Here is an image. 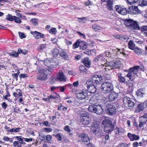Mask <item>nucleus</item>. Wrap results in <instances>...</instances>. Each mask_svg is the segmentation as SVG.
I'll return each instance as SVG.
<instances>
[{
  "mask_svg": "<svg viewBox=\"0 0 147 147\" xmlns=\"http://www.w3.org/2000/svg\"><path fill=\"white\" fill-rule=\"evenodd\" d=\"M100 127L96 121H94L91 127V129L95 135L98 134L100 130Z\"/></svg>",
  "mask_w": 147,
  "mask_h": 147,
  "instance_id": "nucleus-10",
  "label": "nucleus"
},
{
  "mask_svg": "<svg viewBox=\"0 0 147 147\" xmlns=\"http://www.w3.org/2000/svg\"><path fill=\"white\" fill-rule=\"evenodd\" d=\"M82 62L86 67L88 68L90 67L91 61L88 58H84L82 60Z\"/></svg>",
  "mask_w": 147,
  "mask_h": 147,
  "instance_id": "nucleus-23",
  "label": "nucleus"
},
{
  "mask_svg": "<svg viewBox=\"0 0 147 147\" xmlns=\"http://www.w3.org/2000/svg\"><path fill=\"white\" fill-rule=\"evenodd\" d=\"M40 73L37 76V79L41 81L46 80L47 78V75L45 74V70Z\"/></svg>",
  "mask_w": 147,
  "mask_h": 147,
  "instance_id": "nucleus-20",
  "label": "nucleus"
},
{
  "mask_svg": "<svg viewBox=\"0 0 147 147\" xmlns=\"http://www.w3.org/2000/svg\"><path fill=\"white\" fill-rule=\"evenodd\" d=\"M112 125L111 121L109 120L104 121L102 123V125L104 127H108Z\"/></svg>",
  "mask_w": 147,
  "mask_h": 147,
  "instance_id": "nucleus-32",
  "label": "nucleus"
},
{
  "mask_svg": "<svg viewBox=\"0 0 147 147\" xmlns=\"http://www.w3.org/2000/svg\"><path fill=\"white\" fill-rule=\"evenodd\" d=\"M18 51L19 54L22 53L24 55L27 54L28 53V51L26 50L25 49L22 50L20 48L18 49Z\"/></svg>",
  "mask_w": 147,
  "mask_h": 147,
  "instance_id": "nucleus-42",
  "label": "nucleus"
},
{
  "mask_svg": "<svg viewBox=\"0 0 147 147\" xmlns=\"http://www.w3.org/2000/svg\"><path fill=\"white\" fill-rule=\"evenodd\" d=\"M100 88L103 93H109L113 90L114 88L112 83L106 82L102 84Z\"/></svg>",
  "mask_w": 147,
  "mask_h": 147,
  "instance_id": "nucleus-2",
  "label": "nucleus"
},
{
  "mask_svg": "<svg viewBox=\"0 0 147 147\" xmlns=\"http://www.w3.org/2000/svg\"><path fill=\"white\" fill-rule=\"evenodd\" d=\"M140 89L137 91L136 92V95L140 97H143L145 93L141 92Z\"/></svg>",
  "mask_w": 147,
  "mask_h": 147,
  "instance_id": "nucleus-40",
  "label": "nucleus"
},
{
  "mask_svg": "<svg viewBox=\"0 0 147 147\" xmlns=\"http://www.w3.org/2000/svg\"><path fill=\"white\" fill-rule=\"evenodd\" d=\"M116 37L117 39L122 40H127L129 39V38L126 36L121 34L117 35L116 36Z\"/></svg>",
  "mask_w": 147,
  "mask_h": 147,
  "instance_id": "nucleus-28",
  "label": "nucleus"
},
{
  "mask_svg": "<svg viewBox=\"0 0 147 147\" xmlns=\"http://www.w3.org/2000/svg\"><path fill=\"white\" fill-rule=\"evenodd\" d=\"M50 101L51 99H55L56 98H60L59 94L57 93H55L53 94H51L49 96Z\"/></svg>",
  "mask_w": 147,
  "mask_h": 147,
  "instance_id": "nucleus-36",
  "label": "nucleus"
},
{
  "mask_svg": "<svg viewBox=\"0 0 147 147\" xmlns=\"http://www.w3.org/2000/svg\"><path fill=\"white\" fill-rule=\"evenodd\" d=\"M80 118L81 122L84 125L89 124L90 122V119L89 117V115L87 113L81 114Z\"/></svg>",
  "mask_w": 147,
  "mask_h": 147,
  "instance_id": "nucleus-6",
  "label": "nucleus"
},
{
  "mask_svg": "<svg viewBox=\"0 0 147 147\" xmlns=\"http://www.w3.org/2000/svg\"><path fill=\"white\" fill-rule=\"evenodd\" d=\"M45 65L49 67L48 70L51 72L52 69L56 67L58 65V63L55 59L52 58H49L44 62Z\"/></svg>",
  "mask_w": 147,
  "mask_h": 147,
  "instance_id": "nucleus-3",
  "label": "nucleus"
},
{
  "mask_svg": "<svg viewBox=\"0 0 147 147\" xmlns=\"http://www.w3.org/2000/svg\"><path fill=\"white\" fill-rule=\"evenodd\" d=\"M146 106L145 103H142L139 104L136 110V112L137 113L143 111L146 108Z\"/></svg>",
  "mask_w": 147,
  "mask_h": 147,
  "instance_id": "nucleus-18",
  "label": "nucleus"
},
{
  "mask_svg": "<svg viewBox=\"0 0 147 147\" xmlns=\"http://www.w3.org/2000/svg\"><path fill=\"white\" fill-rule=\"evenodd\" d=\"M18 52H12L11 53H9V55L10 56H12L14 57H16L18 56Z\"/></svg>",
  "mask_w": 147,
  "mask_h": 147,
  "instance_id": "nucleus-48",
  "label": "nucleus"
},
{
  "mask_svg": "<svg viewBox=\"0 0 147 147\" xmlns=\"http://www.w3.org/2000/svg\"><path fill=\"white\" fill-rule=\"evenodd\" d=\"M121 73H119L118 74V79L120 82L122 83H124L125 82V78L121 76Z\"/></svg>",
  "mask_w": 147,
  "mask_h": 147,
  "instance_id": "nucleus-41",
  "label": "nucleus"
},
{
  "mask_svg": "<svg viewBox=\"0 0 147 147\" xmlns=\"http://www.w3.org/2000/svg\"><path fill=\"white\" fill-rule=\"evenodd\" d=\"M100 100L98 98V96L95 95L92 96L89 100V102L92 105H99Z\"/></svg>",
  "mask_w": 147,
  "mask_h": 147,
  "instance_id": "nucleus-15",
  "label": "nucleus"
},
{
  "mask_svg": "<svg viewBox=\"0 0 147 147\" xmlns=\"http://www.w3.org/2000/svg\"><path fill=\"white\" fill-rule=\"evenodd\" d=\"M76 32L79 35L80 37H82L84 38H86L84 34H83L80 32L78 31H76Z\"/></svg>",
  "mask_w": 147,
  "mask_h": 147,
  "instance_id": "nucleus-61",
  "label": "nucleus"
},
{
  "mask_svg": "<svg viewBox=\"0 0 147 147\" xmlns=\"http://www.w3.org/2000/svg\"><path fill=\"white\" fill-rule=\"evenodd\" d=\"M118 94L116 92H113L111 93L109 96V99L110 101H113L117 98Z\"/></svg>",
  "mask_w": 147,
  "mask_h": 147,
  "instance_id": "nucleus-25",
  "label": "nucleus"
},
{
  "mask_svg": "<svg viewBox=\"0 0 147 147\" xmlns=\"http://www.w3.org/2000/svg\"><path fill=\"white\" fill-rule=\"evenodd\" d=\"M38 20L36 19H33L30 20L31 22L34 26H37L38 25Z\"/></svg>",
  "mask_w": 147,
  "mask_h": 147,
  "instance_id": "nucleus-46",
  "label": "nucleus"
},
{
  "mask_svg": "<svg viewBox=\"0 0 147 147\" xmlns=\"http://www.w3.org/2000/svg\"><path fill=\"white\" fill-rule=\"evenodd\" d=\"M52 137L50 135H47L46 137V140L49 142H50L52 139Z\"/></svg>",
  "mask_w": 147,
  "mask_h": 147,
  "instance_id": "nucleus-58",
  "label": "nucleus"
},
{
  "mask_svg": "<svg viewBox=\"0 0 147 147\" xmlns=\"http://www.w3.org/2000/svg\"><path fill=\"white\" fill-rule=\"evenodd\" d=\"M123 100L125 105H127L131 107H133L134 106V100L132 98L126 96L123 98Z\"/></svg>",
  "mask_w": 147,
  "mask_h": 147,
  "instance_id": "nucleus-8",
  "label": "nucleus"
},
{
  "mask_svg": "<svg viewBox=\"0 0 147 147\" xmlns=\"http://www.w3.org/2000/svg\"><path fill=\"white\" fill-rule=\"evenodd\" d=\"M114 126L113 124H112L108 127H104V131L106 132H110L113 131L114 128Z\"/></svg>",
  "mask_w": 147,
  "mask_h": 147,
  "instance_id": "nucleus-33",
  "label": "nucleus"
},
{
  "mask_svg": "<svg viewBox=\"0 0 147 147\" xmlns=\"http://www.w3.org/2000/svg\"><path fill=\"white\" fill-rule=\"evenodd\" d=\"M59 50L57 49H54L51 50V53L54 57H55L59 54Z\"/></svg>",
  "mask_w": 147,
  "mask_h": 147,
  "instance_id": "nucleus-31",
  "label": "nucleus"
},
{
  "mask_svg": "<svg viewBox=\"0 0 147 147\" xmlns=\"http://www.w3.org/2000/svg\"><path fill=\"white\" fill-rule=\"evenodd\" d=\"M30 33L36 39L44 38L45 36L44 34L37 31H31Z\"/></svg>",
  "mask_w": 147,
  "mask_h": 147,
  "instance_id": "nucleus-19",
  "label": "nucleus"
},
{
  "mask_svg": "<svg viewBox=\"0 0 147 147\" xmlns=\"http://www.w3.org/2000/svg\"><path fill=\"white\" fill-rule=\"evenodd\" d=\"M56 32V28H52L49 31V32L52 34L55 33Z\"/></svg>",
  "mask_w": 147,
  "mask_h": 147,
  "instance_id": "nucleus-60",
  "label": "nucleus"
},
{
  "mask_svg": "<svg viewBox=\"0 0 147 147\" xmlns=\"http://www.w3.org/2000/svg\"><path fill=\"white\" fill-rule=\"evenodd\" d=\"M60 56L61 57L65 58L67 57V53L65 52H63L60 53Z\"/></svg>",
  "mask_w": 147,
  "mask_h": 147,
  "instance_id": "nucleus-56",
  "label": "nucleus"
},
{
  "mask_svg": "<svg viewBox=\"0 0 147 147\" xmlns=\"http://www.w3.org/2000/svg\"><path fill=\"white\" fill-rule=\"evenodd\" d=\"M78 21L81 23H84L86 21V18H78Z\"/></svg>",
  "mask_w": 147,
  "mask_h": 147,
  "instance_id": "nucleus-51",
  "label": "nucleus"
},
{
  "mask_svg": "<svg viewBox=\"0 0 147 147\" xmlns=\"http://www.w3.org/2000/svg\"><path fill=\"white\" fill-rule=\"evenodd\" d=\"M114 0H108L107 1L106 6L107 9L109 10L112 11L113 9V4Z\"/></svg>",
  "mask_w": 147,
  "mask_h": 147,
  "instance_id": "nucleus-24",
  "label": "nucleus"
},
{
  "mask_svg": "<svg viewBox=\"0 0 147 147\" xmlns=\"http://www.w3.org/2000/svg\"><path fill=\"white\" fill-rule=\"evenodd\" d=\"M61 135V133H58L56 135L55 137L58 141H61L62 139Z\"/></svg>",
  "mask_w": 147,
  "mask_h": 147,
  "instance_id": "nucleus-55",
  "label": "nucleus"
},
{
  "mask_svg": "<svg viewBox=\"0 0 147 147\" xmlns=\"http://www.w3.org/2000/svg\"><path fill=\"white\" fill-rule=\"evenodd\" d=\"M127 136L131 141L137 140L140 139V137L138 135L132 134L130 133H128Z\"/></svg>",
  "mask_w": 147,
  "mask_h": 147,
  "instance_id": "nucleus-22",
  "label": "nucleus"
},
{
  "mask_svg": "<svg viewBox=\"0 0 147 147\" xmlns=\"http://www.w3.org/2000/svg\"><path fill=\"white\" fill-rule=\"evenodd\" d=\"M18 34L20 38L23 39L26 38V36L24 33L20 32H19Z\"/></svg>",
  "mask_w": 147,
  "mask_h": 147,
  "instance_id": "nucleus-54",
  "label": "nucleus"
},
{
  "mask_svg": "<svg viewBox=\"0 0 147 147\" xmlns=\"http://www.w3.org/2000/svg\"><path fill=\"white\" fill-rule=\"evenodd\" d=\"M138 0H127V3L130 5L133 3H135Z\"/></svg>",
  "mask_w": 147,
  "mask_h": 147,
  "instance_id": "nucleus-52",
  "label": "nucleus"
},
{
  "mask_svg": "<svg viewBox=\"0 0 147 147\" xmlns=\"http://www.w3.org/2000/svg\"><path fill=\"white\" fill-rule=\"evenodd\" d=\"M147 5V0H140L139 5L141 7L146 6Z\"/></svg>",
  "mask_w": 147,
  "mask_h": 147,
  "instance_id": "nucleus-38",
  "label": "nucleus"
},
{
  "mask_svg": "<svg viewBox=\"0 0 147 147\" xmlns=\"http://www.w3.org/2000/svg\"><path fill=\"white\" fill-rule=\"evenodd\" d=\"M139 121H141L145 123L147 121V119L144 118L142 117H139Z\"/></svg>",
  "mask_w": 147,
  "mask_h": 147,
  "instance_id": "nucleus-53",
  "label": "nucleus"
},
{
  "mask_svg": "<svg viewBox=\"0 0 147 147\" xmlns=\"http://www.w3.org/2000/svg\"><path fill=\"white\" fill-rule=\"evenodd\" d=\"M14 20L15 22L17 24H20L22 22L20 19L19 18L14 16Z\"/></svg>",
  "mask_w": 147,
  "mask_h": 147,
  "instance_id": "nucleus-43",
  "label": "nucleus"
},
{
  "mask_svg": "<svg viewBox=\"0 0 147 147\" xmlns=\"http://www.w3.org/2000/svg\"><path fill=\"white\" fill-rule=\"evenodd\" d=\"M56 77L58 81L61 82H65L66 81V78L61 71H59L57 74Z\"/></svg>",
  "mask_w": 147,
  "mask_h": 147,
  "instance_id": "nucleus-21",
  "label": "nucleus"
},
{
  "mask_svg": "<svg viewBox=\"0 0 147 147\" xmlns=\"http://www.w3.org/2000/svg\"><path fill=\"white\" fill-rule=\"evenodd\" d=\"M80 69L81 71H86V67L85 66L83 65L81 66L80 67Z\"/></svg>",
  "mask_w": 147,
  "mask_h": 147,
  "instance_id": "nucleus-64",
  "label": "nucleus"
},
{
  "mask_svg": "<svg viewBox=\"0 0 147 147\" xmlns=\"http://www.w3.org/2000/svg\"><path fill=\"white\" fill-rule=\"evenodd\" d=\"M14 16H12L10 14H8L6 16V19L8 21H12L14 20Z\"/></svg>",
  "mask_w": 147,
  "mask_h": 147,
  "instance_id": "nucleus-39",
  "label": "nucleus"
},
{
  "mask_svg": "<svg viewBox=\"0 0 147 147\" xmlns=\"http://www.w3.org/2000/svg\"><path fill=\"white\" fill-rule=\"evenodd\" d=\"M128 45L129 48L133 50L136 47H135V45L134 44L133 42L131 40L129 41L128 43Z\"/></svg>",
  "mask_w": 147,
  "mask_h": 147,
  "instance_id": "nucleus-35",
  "label": "nucleus"
},
{
  "mask_svg": "<svg viewBox=\"0 0 147 147\" xmlns=\"http://www.w3.org/2000/svg\"><path fill=\"white\" fill-rule=\"evenodd\" d=\"M120 61H113L109 63L107 66V68L110 70L112 69H114L118 67L120 64Z\"/></svg>",
  "mask_w": 147,
  "mask_h": 147,
  "instance_id": "nucleus-9",
  "label": "nucleus"
},
{
  "mask_svg": "<svg viewBox=\"0 0 147 147\" xmlns=\"http://www.w3.org/2000/svg\"><path fill=\"white\" fill-rule=\"evenodd\" d=\"M115 8L116 11L119 14L124 15H126L127 13L128 10L127 11L125 8L120 7L118 5H116Z\"/></svg>",
  "mask_w": 147,
  "mask_h": 147,
  "instance_id": "nucleus-17",
  "label": "nucleus"
},
{
  "mask_svg": "<svg viewBox=\"0 0 147 147\" xmlns=\"http://www.w3.org/2000/svg\"><path fill=\"white\" fill-rule=\"evenodd\" d=\"M133 50L134 53L138 55H140L142 54V50L138 47H136Z\"/></svg>",
  "mask_w": 147,
  "mask_h": 147,
  "instance_id": "nucleus-30",
  "label": "nucleus"
},
{
  "mask_svg": "<svg viewBox=\"0 0 147 147\" xmlns=\"http://www.w3.org/2000/svg\"><path fill=\"white\" fill-rule=\"evenodd\" d=\"M15 138L17 139L18 141V142L19 144H24L25 145L26 144V143L23 142V139H24V137H22L21 136H17L15 137Z\"/></svg>",
  "mask_w": 147,
  "mask_h": 147,
  "instance_id": "nucleus-34",
  "label": "nucleus"
},
{
  "mask_svg": "<svg viewBox=\"0 0 147 147\" xmlns=\"http://www.w3.org/2000/svg\"><path fill=\"white\" fill-rule=\"evenodd\" d=\"M28 76L26 74H21L19 76V78L20 79L22 78H27Z\"/></svg>",
  "mask_w": 147,
  "mask_h": 147,
  "instance_id": "nucleus-57",
  "label": "nucleus"
},
{
  "mask_svg": "<svg viewBox=\"0 0 147 147\" xmlns=\"http://www.w3.org/2000/svg\"><path fill=\"white\" fill-rule=\"evenodd\" d=\"M105 109L107 114L110 115H114L116 112L115 107L112 105H108Z\"/></svg>",
  "mask_w": 147,
  "mask_h": 147,
  "instance_id": "nucleus-11",
  "label": "nucleus"
},
{
  "mask_svg": "<svg viewBox=\"0 0 147 147\" xmlns=\"http://www.w3.org/2000/svg\"><path fill=\"white\" fill-rule=\"evenodd\" d=\"M75 95L78 99L80 100L85 99L87 96V92L85 90H79L75 93Z\"/></svg>",
  "mask_w": 147,
  "mask_h": 147,
  "instance_id": "nucleus-7",
  "label": "nucleus"
},
{
  "mask_svg": "<svg viewBox=\"0 0 147 147\" xmlns=\"http://www.w3.org/2000/svg\"><path fill=\"white\" fill-rule=\"evenodd\" d=\"M92 28L94 31L95 32H99L102 30V28L98 25L94 24L92 26Z\"/></svg>",
  "mask_w": 147,
  "mask_h": 147,
  "instance_id": "nucleus-27",
  "label": "nucleus"
},
{
  "mask_svg": "<svg viewBox=\"0 0 147 147\" xmlns=\"http://www.w3.org/2000/svg\"><path fill=\"white\" fill-rule=\"evenodd\" d=\"M105 60L103 55L102 54H101L95 57L94 61L96 62H98L99 61H104Z\"/></svg>",
  "mask_w": 147,
  "mask_h": 147,
  "instance_id": "nucleus-26",
  "label": "nucleus"
},
{
  "mask_svg": "<svg viewBox=\"0 0 147 147\" xmlns=\"http://www.w3.org/2000/svg\"><path fill=\"white\" fill-rule=\"evenodd\" d=\"M140 68V67L139 66H135L130 68L129 70V72L126 76L129 78L131 81L133 80L134 78H132L131 77L133 75H137Z\"/></svg>",
  "mask_w": 147,
  "mask_h": 147,
  "instance_id": "nucleus-5",
  "label": "nucleus"
},
{
  "mask_svg": "<svg viewBox=\"0 0 147 147\" xmlns=\"http://www.w3.org/2000/svg\"><path fill=\"white\" fill-rule=\"evenodd\" d=\"M86 84L87 87V90L89 92L91 93H94L96 92V89L95 86L93 84L91 83L90 81H87Z\"/></svg>",
  "mask_w": 147,
  "mask_h": 147,
  "instance_id": "nucleus-13",
  "label": "nucleus"
},
{
  "mask_svg": "<svg viewBox=\"0 0 147 147\" xmlns=\"http://www.w3.org/2000/svg\"><path fill=\"white\" fill-rule=\"evenodd\" d=\"M64 129L65 131L68 133L70 136H72V131H71L69 129V127L68 125H66L64 127Z\"/></svg>",
  "mask_w": 147,
  "mask_h": 147,
  "instance_id": "nucleus-37",
  "label": "nucleus"
},
{
  "mask_svg": "<svg viewBox=\"0 0 147 147\" xmlns=\"http://www.w3.org/2000/svg\"><path fill=\"white\" fill-rule=\"evenodd\" d=\"M20 129V128H13L10 129L8 131V132H19Z\"/></svg>",
  "mask_w": 147,
  "mask_h": 147,
  "instance_id": "nucleus-45",
  "label": "nucleus"
},
{
  "mask_svg": "<svg viewBox=\"0 0 147 147\" xmlns=\"http://www.w3.org/2000/svg\"><path fill=\"white\" fill-rule=\"evenodd\" d=\"M47 45L46 44H40L38 47V49L40 50H43L46 48Z\"/></svg>",
  "mask_w": 147,
  "mask_h": 147,
  "instance_id": "nucleus-44",
  "label": "nucleus"
},
{
  "mask_svg": "<svg viewBox=\"0 0 147 147\" xmlns=\"http://www.w3.org/2000/svg\"><path fill=\"white\" fill-rule=\"evenodd\" d=\"M82 141L87 145L90 144L91 146V144L90 143V139L87 134L85 133H82L81 135Z\"/></svg>",
  "mask_w": 147,
  "mask_h": 147,
  "instance_id": "nucleus-16",
  "label": "nucleus"
},
{
  "mask_svg": "<svg viewBox=\"0 0 147 147\" xmlns=\"http://www.w3.org/2000/svg\"><path fill=\"white\" fill-rule=\"evenodd\" d=\"M125 132V130L122 128L117 127L115 130V133L117 134H118L119 133H123Z\"/></svg>",
  "mask_w": 147,
  "mask_h": 147,
  "instance_id": "nucleus-29",
  "label": "nucleus"
},
{
  "mask_svg": "<svg viewBox=\"0 0 147 147\" xmlns=\"http://www.w3.org/2000/svg\"><path fill=\"white\" fill-rule=\"evenodd\" d=\"M128 13L132 15L137 14L140 13V11L138 8L137 6H131L129 7L128 9Z\"/></svg>",
  "mask_w": 147,
  "mask_h": 147,
  "instance_id": "nucleus-14",
  "label": "nucleus"
},
{
  "mask_svg": "<svg viewBox=\"0 0 147 147\" xmlns=\"http://www.w3.org/2000/svg\"><path fill=\"white\" fill-rule=\"evenodd\" d=\"M104 54H105V57H109L111 56V54L110 52H107V51H105L104 52Z\"/></svg>",
  "mask_w": 147,
  "mask_h": 147,
  "instance_id": "nucleus-63",
  "label": "nucleus"
},
{
  "mask_svg": "<svg viewBox=\"0 0 147 147\" xmlns=\"http://www.w3.org/2000/svg\"><path fill=\"white\" fill-rule=\"evenodd\" d=\"M125 26L131 30H140V28L137 22L131 19H125L124 20Z\"/></svg>",
  "mask_w": 147,
  "mask_h": 147,
  "instance_id": "nucleus-1",
  "label": "nucleus"
},
{
  "mask_svg": "<svg viewBox=\"0 0 147 147\" xmlns=\"http://www.w3.org/2000/svg\"><path fill=\"white\" fill-rule=\"evenodd\" d=\"M88 110L89 111L96 113L98 115L102 114L103 112L104 109L100 105L89 106Z\"/></svg>",
  "mask_w": 147,
  "mask_h": 147,
  "instance_id": "nucleus-4",
  "label": "nucleus"
},
{
  "mask_svg": "<svg viewBox=\"0 0 147 147\" xmlns=\"http://www.w3.org/2000/svg\"><path fill=\"white\" fill-rule=\"evenodd\" d=\"M103 79L102 76L100 75H95L93 76L91 78L92 82L94 84H99L101 81Z\"/></svg>",
  "mask_w": 147,
  "mask_h": 147,
  "instance_id": "nucleus-12",
  "label": "nucleus"
},
{
  "mask_svg": "<svg viewBox=\"0 0 147 147\" xmlns=\"http://www.w3.org/2000/svg\"><path fill=\"white\" fill-rule=\"evenodd\" d=\"M67 108L66 107H64L62 105L58 107V109L60 111H65L67 110Z\"/></svg>",
  "mask_w": 147,
  "mask_h": 147,
  "instance_id": "nucleus-49",
  "label": "nucleus"
},
{
  "mask_svg": "<svg viewBox=\"0 0 147 147\" xmlns=\"http://www.w3.org/2000/svg\"><path fill=\"white\" fill-rule=\"evenodd\" d=\"M58 81L57 79V78L56 77H52L51 78L50 80L49 81L52 84H53L55 83L56 81Z\"/></svg>",
  "mask_w": 147,
  "mask_h": 147,
  "instance_id": "nucleus-47",
  "label": "nucleus"
},
{
  "mask_svg": "<svg viewBox=\"0 0 147 147\" xmlns=\"http://www.w3.org/2000/svg\"><path fill=\"white\" fill-rule=\"evenodd\" d=\"M115 51L116 52L115 54L117 55H120V54L122 53V50L121 51V49L118 48L116 49L115 50Z\"/></svg>",
  "mask_w": 147,
  "mask_h": 147,
  "instance_id": "nucleus-50",
  "label": "nucleus"
},
{
  "mask_svg": "<svg viewBox=\"0 0 147 147\" xmlns=\"http://www.w3.org/2000/svg\"><path fill=\"white\" fill-rule=\"evenodd\" d=\"M12 76L17 81H18V74H12Z\"/></svg>",
  "mask_w": 147,
  "mask_h": 147,
  "instance_id": "nucleus-62",
  "label": "nucleus"
},
{
  "mask_svg": "<svg viewBox=\"0 0 147 147\" xmlns=\"http://www.w3.org/2000/svg\"><path fill=\"white\" fill-rule=\"evenodd\" d=\"M80 44V40H77L75 43H74V48H78L79 45Z\"/></svg>",
  "mask_w": 147,
  "mask_h": 147,
  "instance_id": "nucleus-59",
  "label": "nucleus"
}]
</instances>
